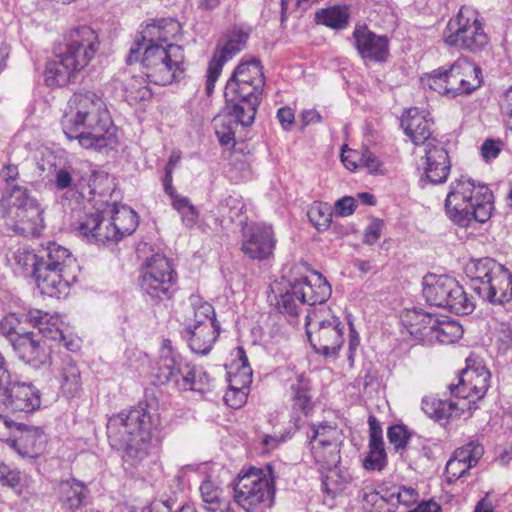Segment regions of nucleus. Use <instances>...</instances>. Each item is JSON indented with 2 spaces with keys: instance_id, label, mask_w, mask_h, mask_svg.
Listing matches in <instances>:
<instances>
[{
  "instance_id": "obj_60",
  "label": "nucleus",
  "mask_w": 512,
  "mask_h": 512,
  "mask_svg": "<svg viewBox=\"0 0 512 512\" xmlns=\"http://www.w3.org/2000/svg\"><path fill=\"white\" fill-rule=\"evenodd\" d=\"M75 170L71 167L55 169L54 183L58 190L71 189L74 182Z\"/></svg>"
},
{
  "instance_id": "obj_40",
  "label": "nucleus",
  "mask_w": 512,
  "mask_h": 512,
  "mask_svg": "<svg viewBox=\"0 0 512 512\" xmlns=\"http://www.w3.org/2000/svg\"><path fill=\"white\" fill-rule=\"evenodd\" d=\"M123 97L130 104L135 105L141 101L152 98V90L143 76H130L123 81Z\"/></svg>"
},
{
  "instance_id": "obj_39",
  "label": "nucleus",
  "mask_w": 512,
  "mask_h": 512,
  "mask_svg": "<svg viewBox=\"0 0 512 512\" xmlns=\"http://www.w3.org/2000/svg\"><path fill=\"white\" fill-rule=\"evenodd\" d=\"M350 18L347 5H334L320 9L315 13V22L334 30H343L348 26Z\"/></svg>"
},
{
  "instance_id": "obj_8",
  "label": "nucleus",
  "mask_w": 512,
  "mask_h": 512,
  "mask_svg": "<svg viewBox=\"0 0 512 512\" xmlns=\"http://www.w3.org/2000/svg\"><path fill=\"white\" fill-rule=\"evenodd\" d=\"M423 82L439 94L454 98L478 89L482 84V71L474 62L460 57L449 67L434 70Z\"/></svg>"
},
{
  "instance_id": "obj_30",
  "label": "nucleus",
  "mask_w": 512,
  "mask_h": 512,
  "mask_svg": "<svg viewBox=\"0 0 512 512\" xmlns=\"http://www.w3.org/2000/svg\"><path fill=\"white\" fill-rule=\"evenodd\" d=\"M483 452L482 445L474 442L458 448L446 464L447 481L453 483L463 477L471 467L477 464Z\"/></svg>"
},
{
  "instance_id": "obj_57",
  "label": "nucleus",
  "mask_w": 512,
  "mask_h": 512,
  "mask_svg": "<svg viewBox=\"0 0 512 512\" xmlns=\"http://www.w3.org/2000/svg\"><path fill=\"white\" fill-rule=\"evenodd\" d=\"M359 498H361L366 509L380 510L384 503H388L389 491L385 495H381L380 492L376 491L373 487L367 486L361 489Z\"/></svg>"
},
{
  "instance_id": "obj_22",
  "label": "nucleus",
  "mask_w": 512,
  "mask_h": 512,
  "mask_svg": "<svg viewBox=\"0 0 512 512\" xmlns=\"http://www.w3.org/2000/svg\"><path fill=\"white\" fill-rule=\"evenodd\" d=\"M105 216V210L98 201L95 204V212L86 214L80 222L78 226L80 235L88 242L99 245L120 241L116 230L111 226V220H106Z\"/></svg>"
},
{
  "instance_id": "obj_54",
  "label": "nucleus",
  "mask_w": 512,
  "mask_h": 512,
  "mask_svg": "<svg viewBox=\"0 0 512 512\" xmlns=\"http://www.w3.org/2000/svg\"><path fill=\"white\" fill-rule=\"evenodd\" d=\"M169 195L171 196L172 206L181 214L185 225L193 226L198 218V213L190 200L187 197L174 196V194Z\"/></svg>"
},
{
  "instance_id": "obj_25",
  "label": "nucleus",
  "mask_w": 512,
  "mask_h": 512,
  "mask_svg": "<svg viewBox=\"0 0 512 512\" xmlns=\"http://www.w3.org/2000/svg\"><path fill=\"white\" fill-rule=\"evenodd\" d=\"M47 340L27 331L24 335L16 337L12 347L22 361L37 369L51 364L52 351Z\"/></svg>"
},
{
  "instance_id": "obj_16",
  "label": "nucleus",
  "mask_w": 512,
  "mask_h": 512,
  "mask_svg": "<svg viewBox=\"0 0 512 512\" xmlns=\"http://www.w3.org/2000/svg\"><path fill=\"white\" fill-rule=\"evenodd\" d=\"M176 282V273L171 261L162 254H154L144 264L140 286L144 293L154 299L170 297Z\"/></svg>"
},
{
  "instance_id": "obj_20",
  "label": "nucleus",
  "mask_w": 512,
  "mask_h": 512,
  "mask_svg": "<svg viewBox=\"0 0 512 512\" xmlns=\"http://www.w3.org/2000/svg\"><path fill=\"white\" fill-rule=\"evenodd\" d=\"M246 41V33L232 31L226 35L224 43L218 45L207 69L205 92L208 97L214 92L215 83L221 75L224 64L245 47Z\"/></svg>"
},
{
  "instance_id": "obj_61",
  "label": "nucleus",
  "mask_w": 512,
  "mask_h": 512,
  "mask_svg": "<svg viewBox=\"0 0 512 512\" xmlns=\"http://www.w3.org/2000/svg\"><path fill=\"white\" fill-rule=\"evenodd\" d=\"M237 357L240 362V367L238 372L233 376H238V379L243 380L245 384H251L253 372L249 365L245 350L242 347L237 348Z\"/></svg>"
},
{
  "instance_id": "obj_34",
  "label": "nucleus",
  "mask_w": 512,
  "mask_h": 512,
  "mask_svg": "<svg viewBox=\"0 0 512 512\" xmlns=\"http://www.w3.org/2000/svg\"><path fill=\"white\" fill-rule=\"evenodd\" d=\"M220 331L219 324L187 325L183 331L194 353L205 355L212 349Z\"/></svg>"
},
{
  "instance_id": "obj_3",
  "label": "nucleus",
  "mask_w": 512,
  "mask_h": 512,
  "mask_svg": "<svg viewBox=\"0 0 512 512\" xmlns=\"http://www.w3.org/2000/svg\"><path fill=\"white\" fill-rule=\"evenodd\" d=\"M151 427L150 414L138 406L110 418L107 435L111 446L123 450L125 461L134 465L148 455Z\"/></svg>"
},
{
  "instance_id": "obj_49",
  "label": "nucleus",
  "mask_w": 512,
  "mask_h": 512,
  "mask_svg": "<svg viewBox=\"0 0 512 512\" xmlns=\"http://www.w3.org/2000/svg\"><path fill=\"white\" fill-rule=\"evenodd\" d=\"M14 260L17 269L22 273L35 276L36 268L40 265V257L26 246L19 247L14 253Z\"/></svg>"
},
{
  "instance_id": "obj_64",
  "label": "nucleus",
  "mask_w": 512,
  "mask_h": 512,
  "mask_svg": "<svg viewBox=\"0 0 512 512\" xmlns=\"http://www.w3.org/2000/svg\"><path fill=\"white\" fill-rule=\"evenodd\" d=\"M19 423L10 420L7 416L0 415V440L8 444V439L19 430Z\"/></svg>"
},
{
  "instance_id": "obj_36",
  "label": "nucleus",
  "mask_w": 512,
  "mask_h": 512,
  "mask_svg": "<svg viewBox=\"0 0 512 512\" xmlns=\"http://www.w3.org/2000/svg\"><path fill=\"white\" fill-rule=\"evenodd\" d=\"M87 495V487L75 479L63 481L59 484L58 499L63 508L72 512L85 505Z\"/></svg>"
},
{
  "instance_id": "obj_12",
  "label": "nucleus",
  "mask_w": 512,
  "mask_h": 512,
  "mask_svg": "<svg viewBox=\"0 0 512 512\" xmlns=\"http://www.w3.org/2000/svg\"><path fill=\"white\" fill-rule=\"evenodd\" d=\"M305 326L308 340L316 353L325 357L338 354L344 343V327L329 309H308Z\"/></svg>"
},
{
  "instance_id": "obj_38",
  "label": "nucleus",
  "mask_w": 512,
  "mask_h": 512,
  "mask_svg": "<svg viewBox=\"0 0 512 512\" xmlns=\"http://www.w3.org/2000/svg\"><path fill=\"white\" fill-rule=\"evenodd\" d=\"M40 263L52 266L58 269H65L73 272H79V266L72 253L65 247L49 242L44 254L40 256Z\"/></svg>"
},
{
  "instance_id": "obj_35",
  "label": "nucleus",
  "mask_w": 512,
  "mask_h": 512,
  "mask_svg": "<svg viewBox=\"0 0 512 512\" xmlns=\"http://www.w3.org/2000/svg\"><path fill=\"white\" fill-rule=\"evenodd\" d=\"M55 378L59 383L61 391L67 397L76 396L82 388L81 371L69 355L62 359Z\"/></svg>"
},
{
  "instance_id": "obj_19",
  "label": "nucleus",
  "mask_w": 512,
  "mask_h": 512,
  "mask_svg": "<svg viewBox=\"0 0 512 512\" xmlns=\"http://www.w3.org/2000/svg\"><path fill=\"white\" fill-rule=\"evenodd\" d=\"M181 32V25L174 19H161L147 24L139 33L134 45L131 47L127 56V63L132 64L140 59L142 48L150 45L172 44L170 41L175 39Z\"/></svg>"
},
{
  "instance_id": "obj_11",
  "label": "nucleus",
  "mask_w": 512,
  "mask_h": 512,
  "mask_svg": "<svg viewBox=\"0 0 512 512\" xmlns=\"http://www.w3.org/2000/svg\"><path fill=\"white\" fill-rule=\"evenodd\" d=\"M275 494L272 469L250 467L241 471L233 481L234 502L246 512H255L261 505L270 504Z\"/></svg>"
},
{
  "instance_id": "obj_33",
  "label": "nucleus",
  "mask_w": 512,
  "mask_h": 512,
  "mask_svg": "<svg viewBox=\"0 0 512 512\" xmlns=\"http://www.w3.org/2000/svg\"><path fill=\"white\" fill-rule=\"evenodd\" d=\"M99 203L105 210L106 215L110 216L111 226L114 227L120 239L131 235L136 230L139 217L131 207L125 204L109 203L104 200H100Z\"/></svg>"
},
{
  "instance_id": "obj_59",
  "label": "nucleus",
  "mask_w": 512,
  "mask_h": 512,
  "mask_svg": "<svg viewBox=\"0 0 512 512\" xmlns=\"http://www.w3.org/2000/svg\"><path fill=\"white\" fill-rule=\"evenodd\" d=\"M387 437L389 443L394 446L396 451H399L406 447L410 433L403 425H392L388 428Z\"/></svg>"
},
{
  "instance_id": "obj_26",
  "label": "nucleus",
  "mask_w": 512,
  "mask_h": 512,
  "mask_svg": "<svg viewBox=\"0 0 512 512\" xmlns=\"http://www.w3.org/2000/svg\"><path fill=\"white\" fill-rule=\"evenodd\" d=\"M77 276V272L61 270L40 263L39 267L36 268L34 278L42 294L50 297H60L68 293L70 285L76 281Z\"/></svg>"
},
{
  "instance_id": "obj_62",
  "label": "nucleus",
  "mask_w": 512,
  "mask_h": 512,
  "mask_svg": "<svg viewBox=\"0 0 512 512\" xmlns=\"http://www.w3.org/2000/svg\"><path fill=\"white\" fill-rule=\"evenodd\" d=\"M341 161L348 170L355 171L360 168L363 161V151L342 149Z\"/></svg>"
},
{
  "instance_id": "obj_24",
  "label": "nucleus",
  "mask_w": 512,
  "mask_h": 512,
  "mask_svg": "<svg viewBox=\"0 0 512 512\" xmlns=\"http://www.w3.org/2000/svg\"><path fill=\"white\" fill-rule=\"evenodd\" d=\"M19 430L8 439V446L23 459H37L43 454L48 439L39 427L19 423Z\"/></svg>"
},
{
  "instance_id": "obj_6",
  "label": "nucleus",
  "mask_w": 512,
  "mask_h": 512,
  "mask_svg": "<svg viewBox=\"0 0 512 512\" xmlns=\"http://www.w3.org/2000/svg\"><path fill=\"white\" fill-rule=\"evenodd\" d=\"M154 377L159 384H172L182 391L203 392L210 377L202 367H196L185 361L173 348L169 339L162 341L159 357L154 368Z\"/></svg>"
},
{
  "instance_id": "obj_55",
  "label": "nucleus",
  "mask_w": 512,
  "mask_h": 512,
  "mask_svg": "<svg viewBox=\"0 0 512 512\" xmlns=\"http://www.w3.org/2000/svg\"><path fill=\"white\" fill-rule=\"evenodd\" d=\"M115 178L110 176L106 171L104 170H94L92 171L88 185L90 188V192H96L98 189L101 192H115L116 191V184H115Z\"/></svg>"
},
{
  "instance_id": "obj_14",
  "label": "nucleus",
  "mask_w": 512,
  "mask_h": 512,
  "mask_svg": "<svg viewBox=\"0 0 512 512\" xmlns=\"http://www.w3.org/2000/svg\"><path fill=\"white\" fill-rule=\"evenodd\" d=\"M444 42L473 53L481 51L488 44V36L478 12L471 7H461L456 18L448 23Z\"/></svg>"
},
{
  "instance_id": "obj_1",
  "label": "nucleus",
  "mask_w": 512,
  "mask_h": 512,
  "mask_svg": "<svg viewBox=\"0 0 512 512\" xmlns=\"http://www.w3.org/2000/svg\"><path fill=\"white\" fill-rule=\"evenodd\" d=\"M63 132L84 148H102L114 141L112 120L104 100L91 91L75 93L62 119Z\"/></svg>"
},
{
  "instance_id": "obj_23",
  "label": "nucleus",
  "mask_w": 512,
  "mask_h": 512,
  "mask_svg": "<svg viewBox=\"0 0 512 512\" xmlns=\"http://www.w3.org/2000/svg\"><path fill=\"white\" fill-rule=\"evenodd\" d=\"M354 47L363 60L385 62L389 55V39L377 35L366 25L357 24L352 34Z\"/></svg>"
},
{
  "instance_id": "obj_28",
  "label": "nucleus",
  "mask_w": 512,
  "mask_h": 512,
  "mask_svg": "<svg viewBox=\"0 0 512 512\" xmlns=\"http://www.w3.org/2000/svg\"><path fill=\"white\" fill-rule=\"evenodd\" d=\"M233 104L226 102L224 112L213 119L215 134L221 145H234L235 131L238 125L250 126L255 119L253 116L250 121H245L246 112L241 109L245 105L238 103L239 109H236Z\"/></svg>"
},
{
  "instance_id": "obj_29",
  "label": "nucleus",
  "mask_w": 512,
  "mask_h": 512,
  "mask_svg": "<svg viewBox=\"0 0 512 512\" xmlns=\"http://www.w3.org/2000/svg\"><path fill=\"white\" fill-rule=\"evenodd\" d=\"M27 319L34 328H37L43 338L58 342L68 351H76L79 348L74 338H68L60 328L58 318L49 315L41 310H31Z\"/></svg>"
},
{
  "instance_id": "obj_46",
  "label": "nucleus",
  "mask_w": 512,
  "mask_h": 512,
  "mask_svg": "<svg viewBox=\"0 0 512 512\" xmlns=\"http://www.w3.org/2000/svg\"><path fill=\"white\" fill-rule=\"evenodd\" d=\"M250 384H245L238 376H230L229 389L224 395L225 403L234 409L242 407L246 402Z\"/></svg>"
},
{
  "instance_id": "obj_56",
  "label": "nucleus",
  "mask_w": 512,
  "mask_h": 512,
  "mask_svg": "<svg viewBox=\"0 0 512 512\" xmlns=\"http://www.w3.org/2000/svg\"><path fill=\"white\" fill-rule=\"evenodd\" d=\"M418 493L411 487H394L389 491L388 503L392 506L402 504L409 506L416 503Z\"/></svg>"
},
{
  "instance_id": "obj_7",
  "label": "nucleus",
  "mask_w": 512,
  "mask_h": 512,
  "mask_svg": "<svg viewBox=\"0 0 512 512\" xmlns=\"http://www.w3.org/2000/svg\"><path fill=\"white\" fill-rule=\"evenodd\" d=\"M265 85V77L259 60L240 63L228 79L224 97L225 102L234 103L239 109L238 103L245 105L241 108L246 112L245 121H250L256 115L261 102V96Z\"/></svg>"
},
{
  "instance_id": "obj_48",
  "label": "nucleus",
  "mask_w": 512,
  "mask_h": 512,
  "mask_svg": "<svg viewBox=\"0 0 512 512\" xmlns=\"http://www.w3.org/2000/svg\"><path fill=\"white\" fill-rule=\"evenodd\" d=\"M194 318L187 325L218 324L213 306L199 297L190 298Z\"/></svg>"
},
{
  "instance_id": "obj_21",
  "label": "nucleus",
  "mask_w": 512,
  "mask_h": 512,
  "mask_svg": "<svg viewBox=\"0 0 512 512\" xmlns=\"http://www.w3.org/2000/svg\"><path fill=\"white\" fill-rule=\"evenodd\" d=\"M309 439L311 452L317 463L329 466L340 463L339 433L336 427L313 424Z\"/></svg>"
},
{
  "instance_id": "obj_45",
  "label": "nucleus",
  "mask_w": 512,
  "mask_h": 512,
  "mask_svg": "<svg viewBox=\"0 0 512 512\" xmlns=\"http://www.w3.org/2000/svg\"><path fill=\"white\" fill-rule=\"evenodd\" d=\"M28 315L29 312L21 315L10 313L0 320V335L5 336L12 346L16 337H20L27 332L22 324L24 322L31 324L29 319H27Z\"/></svg>"
},
{
  "instance_id": "obj_43",
  "label": "nucleus",
  "mask_w": 512,
  "mask_h": 512,
  "mask_svg": "<svg viewBox=\"0 0 512 512\" xmlns=\"http://www.w3.org/2000/svg\"><path fill=\"white\" fill-rule=\"evenodd\" d=\"M199 491L207 512H223V509L227 507L226 501L221 498V488L212 480L206 479L203 481Z\"/></svg>"
},
{
  "instance_id": "obj_37",
  "label": "nucleus",
  "mask_w": 512,
  "mask_h": 512,
  "mask_svg": "<svg viewBox=\"0 0 512 512\" xmlns=\"http://www.w3.org/2000/svg\"><path fill=\"white\" fill-rule=\"evenodd\" d=\"M472 201V194H447L445 210L449 219L460 227H467L470 224Z\"/></svg>"
},
{
  "instance_id": "obj_47",
  "label": "nucleus",
  "mask_w": 512,
  "mask_h": 512,
  "mask_svg": "<svg viewBox=\"0 0 512 512\" xmlns=\"http://www.w3.org/2000/svg\"><path fill=\"white\" fill-rule=\"evenodd\" d=\"M332 214L331 207L323 202H314L307 212L309 221L319 232L326 231L330 227Z\"/></svg>"
},
{
  "instance_id": "obj_63",
  "label": "nucleus",
  "mask_w": 512,
  "mask_h": 512,
  "mask_svg": "<svg viewBox=\"0 0 512 512\" xmlns=\"http://www.w3.org/2000/svg\"><path fill=\"white\" fill-rule=\"evenodd\" d=\"M356 199L351 196H344L334 204V213L339 217H347L354 213L356 209Z\"/></svg>"
},
{
  "instance_id": "obj_18",
  "label": "nucleus",
  "mask_w": 512,
  "mask_h": 512,
  "mask_svg": "<svg viewBox=\"0 0 512 512\" xmlns=\"http://www.w3.org/2000/svg\"><path fill=\"white\" fill-rule=\"evenodd\" d=\"M0 403L13 415L25 417L40 408V391L31 383L12 381L0 387Z\"/></svg>"
},
{
  "instance_id": "obj_10",
  "label": "nucleus",
  "mask_w": 512,
  "mask_h": 512,
  "mask_svg": "<svg viewBox=\"0 0 512 512\" xmlns=\"http://www.w3.org/2000/svg\"><path fill=\"white\" fill-rule=\"evenodd\" d=\"M0 211L7 228L16 234L37 236L44 228V210L30 194H2Z\"/></svg>"
},
{
  "instance_id": "obj_2",
  "label": "nucleus",
  "mask_w": 512,
  "mask_h": 512,
  "mask_svg": "<svg viewBox=\"0 0 512 512\" xmlns=\"http://www.w3.org/2000/svg\"><path fill=\"white\" fill-rule=\"evenodd\" d=\"M99 49L97 33L89 26L69 31L55 58L47 63L45 82L48 86H64L94 58Z\"/></svg>"
},
{
  "instance_id": "obj_4",
  "label": "nucleus",
  "mask_w": 512,
  "mask_h": 512,
  "mask_svg": "<svg viewBox=\"0 0 512 512\" xmlns=\"http://www.w3.org/2000/svg\"><path fill=\"white\" fill-rule=\"evenodd\" d=\"M425 111L410 108L401 119V127L405 134L416 145L425 146L426 168L424 177L420 179L422 188L425 183L439 184L447 179L449 160L447 151L432 136L434 122Z\"/></svg>"
},
{
  "instance_id": "obj_53",
  "label": "nucleus",
  "mask_w": 512,
  "mask_h": 512,
  "mask_svg": "<svg viewBox=\"0 0 512 512\" xmlns=\"http://www.w3.org/2000/svg\"><path fill=\"white\" fill-rule=\"evenodd\" d=\"M386 465V452L384 443H369V452L364 459L367 470L381 471Z\"/></svg>"
},
{
  "instance_id": "obj_27",
  "label": "nucleus",
  "mask_w": 512,
  "mask_h": 512,
  "mask_svg": "<svg viewBox=\"0 0 512 512\" xmlns=\"http://www.w3.org/2000/svg\"><path fill=\"white\" fill-rule=\"evenodd\" d=\"M292 281L300 300L311 307L324 304L331 296V286L319 272L313 271L309 276L301 275Z\"/></svg>"
},
{
  "instance_id": "obj_58",
  "label": "nucleus",
  "mask_w": 512,
  "mask_h": 512,
  "mask_svg": "<svg viewBox=\"0 0 512 512\" xmlns=\"http://www.w3.org/2000/svg\"><path fill=\"white\" fill-rule=\"evenodd\" d=\"M384 227L385 223L382 219L376 217L370 218L369 223L363 231L362 242L366 245L376 244L382 236Z\"/></svg>"
},
{
  "instance_id": "obj_13",
  "label": "nucleus",
  "mask_w": 512,
  "mask_h": 512,
  "mask_svg": "<svg viewBox=\"0 0 512 512\" xmlns=\"http://www.w3.org/2000/svg\"><path fill=\"white\" fill-rule=\"evenodd\" d=\"M422 293L430 305L446 308L456 314L467 315L475 308L463 287L446 275H426L423 278Z\"/></svg>"
},
{
  "instance_id": "obj_52",
  "label": "nucleus",
  "mask_w": 512,
  "mask_h": 512,
  "mask_svg": "<svg viewBox=\"0 0 512 512\" xmlns=\"http://www.w3.org/2000/svg\"><path fill=\"white\" fill-rule=\"evenodd\" d=\"M483 196V199L480 200V197H473L472 207L470 211V223L474 220L476 222L484 223L490 219L492 213V202L491 198L493 194H480Z\"/></svg>"
},
{
  "instance_id": "obj_15",
  "label": "nucleus",
  "mask_w": 512,
  "mask_h": 512,
  "mask_svg": "<svg viewBox=\"0 0 512 512\" xmlns=\"http://www.w3.org/2000/svg\"><path fill=\"white\" fill-rule=\"evenodd\" d=\"M451 398L438 399L432 396H425L422 399L421 408L423 412L440 425H447L450 420L459 418L465 413L475 409L477 401L472 400V391L468 382L463 379V371L458 377L457 384L449 385Z\"/></svg>"
},
{
  "instance_id": "obj_32",
  "label": "nucleus",
  "mask_w": 512,
  "mask_h": 512,
  "mask_svg": "<svg viewBox=\"0 0 512 512\" xmlns=\"http://www.w3.org/2000/svg\"><path fill=\"white\" fill-rule=\"evenodd\" d=\"M291 418L295 425L313 410L311 384L303 374H299L290 385Z\"/></svg>"
},
{
  "instance_id": "obj_41",
  "label": "nucleus",
  "mask_w": 512,
  "mask_h": 512,
  "mask_svg": "<svg viewBox=\"0 0 512 512\" xmlns=\"http://www.w3.org/2000/svg\"><path fill=\"white\" fill-rule=\"evenodd\" d=\"M321 465L327 470V473L322 476V490L328 496L335 497L344 490L346 484L350 482L351 476L347 471L341 470L338 464Z\"/></svg>"
},
{
  "instance_id": "obj_50",
  "label": "nucleus",
  "mask_w": 512,
  "mask_h": 512,
  "mask_svg": "<svg viewBox=\"0 0 512 512\" xmlns=\"http://www.w3.org/2000/svg\"><path fill=\"white\" fill-rule=\"evenodd\" d=\"M295 290L293 281L289 280V288L281 294L278 301L280 311L294 317L299 314L301 305L305 304L300 300V295H297Z\"/></svg>"
},
{
  "instance_id": "obj_42",
  "label": "nucleus",
  "mask_w": 512,
  "mask_h": 512,
  "mask_svg": "<svg viewBox=\"0 0 512 512\" xmlns=\"http://www.w3.org/2000/svg\"><path fill=\"white\" fill-rule=\"evenodd\" d=\"M462 371L463 379L468 382L469 389L472 391L471 401L481 400L485 396L490 385V372L484 367L465 369Z\"/></svg>"
},
{
  "instance_id": "obj_51",
  "label": "nucleus",
  "mask_w": 512,
  "mask_h": 512,
  "mask_svg": "<svg viewBox=\"0 0 512 512\" xmlns=\"http://www.w3.org/2000/svg\"><path fill=\"white\" fill-rule=\"evenodd\" d=\"M0 484L12 489L18 496H21L26 486V479L20 471L10 469L6 465H1Z\"/></svg>"
},
{
  "instance_id": "obj_9",
  "label": "nucleus",
  "mask_w": 512,
  "mask_h": 512,
  "mask_svg": "<svg viewBox=\"0 0 512 512\" xmlns=\"http://www.w3.org/2000/svg\"><path fill=\"white\" fill-rule=\"evenodd\" d=\"M140 55L145 75L150 82L165 86L184 77L185 56L180 45L145 46Z\"/></svg>"
},
{
  "instance_id": "obj_17",
  "label": "nucleus",
  "mask_w": 512,
  "mask_h": 512,
  "mask_svg": "<svg viewBox=\"0 0 512 512\" xmlns=\"http://www.w3.org/2000/svg\"><path fill=\"white\" fill-rule=\"evenodd\" d=\"M241 251L252 260H268L273 256L277 239L273 227L266 223L240 219Z\"/></svg>"
},
{
  "instance_id": "obj_44",
  "label": "nucleus",
  "mask_w": 512,
  "mask_h": 512,
  "mask_svg": "<svg viewBox=\"0 0 512 512\" xmlns=\"http://www.w3.org/2000/svg\"><path fill=\"white\" fill-rule=\"evenodd\" d=\"M463 335V328L453 320L440 319L437 317V325H435L431 343L439 342L442 344L454 343Z\"/></svg>"
},
{
  "instance_id": "obj_5",
  "label": "nucleus",
  "mask_w": 512,
  "mask_h": 512,
  "mask_svg": "<svg viewBox=\"0 0 512 512\" xmlns=\"http://www.w3.org/2000/svg\"><path fill=\"white\" fill-rule=\"evenodd\" d=\"M464 270L470 288L483 301L504 305L512 300V273L495 259H471Z\"/></svg>"
},
{
  "instance_id": "obj_31",
  "label": "nucleus",
  "mask_w": 512,
  "mask_h": 512,
  "mask_svg": "<svg viewBox=\"0 0 512 512\" xmlns=\"http://www.w3.org/2000/svg\"><path fill=\"white\" fill-rule=\"evenodd\" d=\"M401 322L415 339L431 343V337L437 325V316L423 310L408 309L401 315Z\"/></svg>"
}]
</instances>
